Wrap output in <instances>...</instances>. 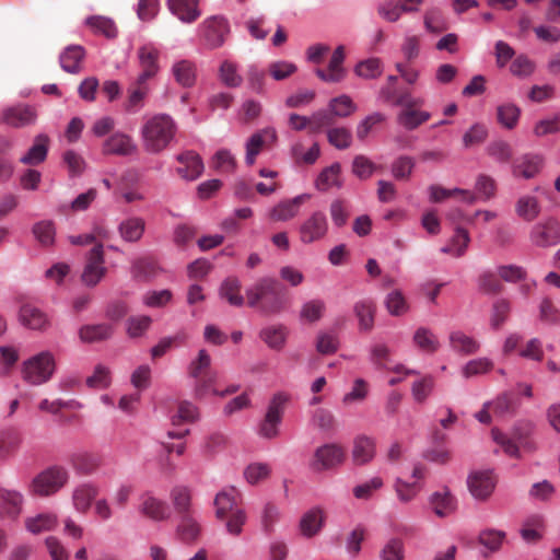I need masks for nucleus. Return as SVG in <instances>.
I'll use <instances>...</instances> for the list:
<instances>
[{
    "label": "nucleus",
    "instance_id": "f257e3e1",
    "mask_svg": "<svg viewBox=\"0 0 560 560\" xmlns=\"http://www.w3.org/2000/svg\"><path fill=\"white\" fill-rule=\"evenodd\" d=\"M249 307L269 315L280 313L287 303V291L275 278L262 277L246 290Z\"/></svg>",
    "mask_w": 560,
    "mask_h": 560
},
{
    "label": "nucleus",
    "instance_id": "f03ea898",
    "mask_svg": "<svg viewBox=\"0 0 560 560\" xmlns=\"http://www.w3.org/2000/svg\"><path fill=\"white\" fill-rule=\"evenodd\" d=\"M176 132L171 116L159 114L151 117L142 127L143 148L150 153H160L167 148Z\"/></svg>",
    "mask_w": 560,
    "mask_h": 560
},
{
    "label": "nucleus",
    "instance_id": "7ed1b4c3",
    "mask_svg": "<svg viewBox=\"0 0 560 560\" xmlns=\"http://www.w3.org/2000/svg\"><path fill=\"white\" fill-rule=\"evenodd\" d=\"M69 480V472L65 467L52 466L34 477L30 483V493L38 497H49L63 488Z\"/></svg>",
    "mask_w": 560,
    "mask_h": 560
},
{
    "label": "nucleus",
    "instance_id": "20e7f679",
    "mask_svg": "<svg viewBox=\"0 0 560 560\" xmlns=\"http://www.w3.org/2000/svg\"><path fill=\"white\" fill-rule=\"evenodd\" d=\"M55 360L50 352H40L23 364V377L33 385L46 383L54 374Z\"/></svg>",
    "mask_w": 560,
    "mask_h": 560
},
{
    "label": "nucleus",
    "instance_id": "39448f33",
    "mask_svg": "<svg viewBox=\"0 0 560 560\" xmlns=\"http://www.w3.org/2000/svg\"><path fill=\"white\" fill-rule=\"evenodd\" d=\"M289 397L283 393L272 396L266 415L259 424L258 433L265 439H275L279 434V425L285 410Z\"/></svg>",
    "mask_w": 560,
    "mask_h": 560
},
{
    "label": "nucleus",
    "instance_id": "423d86ee",
    "mask_svg": "<svg viewBox=\"0 0 560 560\" xmlns=\"http://www.w3.org/2000/svg\"><path fill=\"white\" fill-rule=\"evenodd\" d=\"M345 458L346 451L341 445L327 443L315 450L310 467L317 472L331 470L340 466Z\"/></svg>",
    "mask_w": 560,
    "mask_h": 560
},
{
    "label": "nucleus",
    "instance_id": "0eeeda50",
    "mask_svg": "<svg viewBox=\"0 0 560 560\" xmlns=\"http://www.w3.org/2000/svg\"><path fill=\"white\" fill-rule=\"evenodd\" d=\"M530 430L532 424L526 422L514 428L512 438H509L498 429H492L491 433L494 442L503 448L505 454L511 457H518L520 446L528 447L529 450L533 448L530 443L527 441Z\"/></svg>",
    "mask_w": 560,
    "mask_h": 560
},
{
    "label": "nucleus",
    "instance_id": "6e6552de",
    "mask_svg": "<svg viewBox=\"0 0 560 560\" xmlns=\"http://www.w3.org/2000/svg\"><path fill=\"white\" fill-rule=\"evenodd\" d=\"M530 243L539 248H548L560 243V222L555 217L534 224L529 232Z\"/></svg>",
    "mask_w": 560,
    "mask_h": 560
},
{
    "label": "nucleus",
    "instance_id": "1a4fd4ad",
    "mask_svg": "<svg viewBox=\"0 0 560 560\" xmlns=\"http://www.w3.org/2000/svg\"><path fill=\"white\" fill-rule=\"evenodd\" d=\"M327 217L322 211L312 212L299 226L301 243L310 245L323 241L328 234Z\"/></svg>",
    "mask_w": 560,
    "mask_h": 560
},
{
    "label": "nucleus",
    "instance_id": "9d476101",
    "mask_svg": "<svg viewBox=\"0 0 560 560\" xmlns=\"http://www.w3.org/2000/svg\"><path fill=\"white\" fill-rule=\"evenodd\" d=\"M104 250L101 243L95 244L86 255V262L81 279L88 287H95L106 275Z\"/></svg>",
    "mask_w": 560,
    "mask_h": 560
},
{
    "label": "nucleus",
    "instance_id": "9b49d317",
    "mask_svg": "<svg viewBox=\"0 0 560 560\" xmlns=\"http://www.w3.org/2000/svg\"><path fill=\"white\" fill-rule=\"evenodd\" d=\"M138 512L154 522L166 521L171 515L167 503L150 491L139 495Z\"/></svg>",
    "mask_w": 560,
    "mask_h": 560
},
{
    "label": "nucleus",
    "instance_id": "f8f14e48",
    "mask_svg": "<svg viewBox=\"0 0 560 560\" xmlns=\"http://www.w3.org/2000/svg\"><path fill=\"white\" fill-rule=\"evenodd\" d=\"M497 479L491 470H476L469 474L467 486L471 495L479 500L486 501L494 491Z\"/></svg>",
    "mask_w": 560,
    "mask_h": 560
},
{
    "label": "nucleus",
    "instance_id": "ddd939ff",
    "mask_svg": "<svg viewBox=\"0 0 560 560\" xmlns=\"http://www.w3.org/2000/svg\"><path fill=\"white\" fill-rule=\"evenodd\" d=\"M100 487L93 481L78 483L71 491V503L75 512L85 515L100 494Z\"/></svg>",
    "mask_w": 560,
    "mask_h": 560
},
{
    "label": "nucleus",
    "instance_id": "4468645a",
    "mask_svg": "<svg viewBox=\"0 0 560 560\" xmlns=\"http://www.w3.org/2000/svg\"><path fill=\"white\" fill-rule=\"evenodd\" d=\"M101 151L103 155L128 156L137 152V144L129 135L117 131L104 140Z\"/></svg>",
    "mask_w": 560,
    "mask_h": 560
},
{
    "label": "nucleus",
    "instance_id": "2eb2a0df",
    "mask_svg": "<svg viewBox=\"0 0 560 560\" xmlns=\"http://www.w3.org/2000/svg\"><path fill=\"white\" fill-rule=\"evenodd\" d=\"M346 58L345 47L338 46L328 62L327 69L317 68L315 74L326 83H339L346 78L343 61Z\"/></svg>",
    "mask_w": 560,
    "mask_h": 560
},
{
    "label": "nucleus",
    "instance_id": "dca6fc26",
    "mask_svg": "<svg viewBox=\"0 0 560 560\" xmlns=\"http://www.w3.org/2000/svg\"><path fill=\"white\" fill-rule=\"evenodd\" d=\"M202 30L206 45L210 48H218L225 40L229 24L223 18L212 16L203 22Z\"/></svg>",
    "mask_w": 560,
    "mask_h": 560
},
{
    "label": "nucleus",
    "instance_id": "f3484780",
    "mask_svg": "<svg viewBox=\"0 0 560 560\" xmlns=\"http://www.w3.org/2000/svg\"><path fill=\"white\" fill-rule=\"evenodd\" d=\"M240 503L241 494L234 487L223 489L214 498L215 517L223 521L233 512L242 510Z\"/></svg>",
    "mask_w": 560,
    "mask_h": 560
},
{
    "label": "nucleus",
    "instance_id": "a211bd4d",
    "mask_svg": "<svg viewBox=\"0 0 560 560\" xmlns=\"http://www.w3.org/2000/svg\"><path fill=\"white\" fill-rule=\"evenodd\" d=\"M544 163V156L540 154H524L513 163V175L525 179L533 178L540 173Z\"/></svg>",
    "mask_w": 560,
    "mask_h": 560
},
{
    "label": "nucleus",
    "instance_id": "6ab92c4d",
    "mask_svg": "<svg viewBox=\"0 0 560 560\" xmlns=\"http://www.w3.org/2000/svg\"><path fill=\"white\" fill-rule=\"evenodd\" d=\"M326 514L322 508H313L300 520V532L304 537L311 538L317 535L325 525Z\"/></svg>",
    "mask_w": 560,
    "mask_h": 560
},
{
    "label": "nucleus",
    "instance_id": "aec40b11",
    "mask_svg": "<svg viewBox=\"0 0 560 560\" xmlns=\"http://www.w3.org/2000/svg\"><path fill=\"white\" fill-rule=\"evenodd\" d=\"M277 140V132L272 128L262 129L254 133L246 143V158L245 161L248 165L255 163L256 156L260 153L267 142H275Z\"/></svg>",
    "mask_w": 560,
    "mask_h": 560
},
{
    "label": "nucleus",
    "instance_id": "412c9836",
    "mask_svg": "<svg viewBox=\"0 0 560 560\" xmlns=\"http://www.w3.org/2000/svg\"><path fill=\"white\" fill-rule=\"evenodd\" d=\"M138 57L142 68L139 81L145 82L148 79L154 77L159 71V50L153 45L148 44L139 48Z\"/></svg>",
    "mask_w": 560,
    "mask_h": 560
},
{
    "label": "nucleus",
    "instance_id": "4be33fe9",
    "mask_svg": "<svg viewBox=\"0 0 560 560\" xmlns=\"http://www.w3.org/2000/svg\"><path fill=\"white\" fill-rule=\"evenodd\" d=\"M177 161L182 164L177 172L185 179L194 180L203 172V163L194 151H186L179 154Z\"/></svg>",
    "mask_w": 560,
    "mask_h": 560
},
{
    "label": "nucleus",
    "instance_id": "5701e85b",
    "mask_svg": "<svg viewBox=\"0 0 560 560\" xmlns=\"http://www.w3.org/2000/svg\"><path fill=\"white\" fill-rule=\"evenodd\" d=\"M310 198L308 195L303 194L290 200H284L275 206L270 211V219L272 221H288L293 219L299 213V208Z\"/></svg>",
    "mask_w": 560,
    "mask_h": 560
},
{
    "label": "nucleus",
    "instance_id": "b1692460",
    "mask_svg": "<svg viewBox=\"0 0 560 560\" xmlns=\"http://www.w3.org/2000/svg\"><path fill=\"white\" fill-rule=\"evenodd\" d=\"M119 236L128 243L139 242L145 231V221L140 217H129L118 224Z\"/></svg>",
    "mask_w": 560,
    "mask_h": 560
},
{
    "label": "nucleus",
    "instance_id": "393cba45",
    "mask_svg": "<svg viewBox=\"0 0 560 560\" xmlns=\"http://www.w3.org/2000/svg\"><path fill=\"white\" fill-rule=\"evenodd\" d=\"M430 503L439 517H446L457 509V500L448 488L434 492L430 498Z\"/></svg>",
    "mask_w": 560,
    "mask_h": 560
},
{
    "label": "nucleus",
    "instance_id": "a878e982",
    "mask_svg": "<svg viewBox=\"0 0 560 560\" xmlns=\"http://www.w3.org/2000/svg\"><path fill=\"white\" fill-rule=\"evenodd\" d=\"M114 334V327L107 323L83 325L79 329V338L84 343L108 340Z\"/></svg>",
    "mask_w": 560,
    "mask_h": 560
},
{
    "label": "nucleus",
    "instance_id": "bb28decb",
    "mask_svg": "<svg viewBox=\"0 0 560 560\" xmlns=\"http://www.w3.org/2000/svg\"><path fill=\"white\" fill-rule=\"evenodd\" d=\"M159 270L160 268L155 258L142 256L132 261L130 273L135 280L149 281L158 275Z\"/></svg>",
    "mask_w": 560,
    "mask_h": 560
},
{
    "label": "nucleus",
    "instance_id": "cd10ccee",
    "mask_svg": "<svg viewBox=\"0 0 560 560\" xmlns=\"http://www.w3.org/2000/svg\"><path fill=\"white\" fill-rule=\"evenodd\" d=\"M451 349L462 355H472L479 351L480 343L475 338L460 330L452 331L448 336Z\"/></svg>",
    "mask_w": 560,
    "mask_h": 560
},
{
    "label": "nucleus",
    "instance_id": "c85d7f7f",
    "mask_svg": "<svg viewBox=\"0 0 560 560\" xmlns=\"http://www.w3.org/2000/svg\"><path fill=\"white\" fill-rule=\"evenodd\" d=\"M73 469L83 476L95 474L102 466V457L92 453H77L71 456Z\"/></svg>",
    "mask_w": 560,
    "mask_h": 560
},
{
    "label": "nucleus",
    "instance_id": "c756f323",
    "mask_svg": "<svg viewBox=\"0 0 560 560\" xmlns=\"http://www.w3.org/2000/svg\"><path fill=\"white\" fill-rule=\"evenodd\" d=\"M36 119V112L31 106H15L3 112V120L12 127H24Z\"/></svg>",
    "mask_w": 560,
    "mask_h": 560
},
{
    "label": "nucleus",
    "instance_id": "7c9ffc66",
    "mask_svg": "<svg viewBox=\"0 0 560 560\" xmlns=\"http://www.w3.org/2000/svg\"><path fill=\"white\" fill-rule=\"evenodd\" d=\"M23 495L18 491H0V515L2 517L15 518L22 511Z\"/></svg>",
    "mask_w": 560,
    "mask_h": 560
},
{
    "label": "nucleus",
    "instance_id": "2f4dec72",
    "mask_svg": "<svg viewBox=\"0 0 560 560\" xmlns=\"http://www.w3.org/2000/svg\"><path fill=\"white\" fill-rule=\"evenodd\" d=\"M171 12L182 22L192 23L200 16L198 0H168Z\"/></svg>",
    "mask_w": 560,
    "mask_h": 560
},
{
    "label": "nucleus",
    "instance_id": "473e14b6",
    "mask_svg": "<svg viewBox=\"0 0 560 560\" xmlns=\"http://www.w3.org/2000/svg\"><path fill=\"white\" fill-rule=\"evenodd\" d=\"M375 456V442L373 439L360 435L353 441L352 460L355 465H364Z\"/></svg>",
    "mask_w": 560,
    "mask_h": 560
},
{
    "label": "nucleus",
    "instance_id": "72a5a7b5",
    "mask_svg": "<svg viewBox=\"0 0 560 560\" xmlns=\"http://www.w3.org/2000/svg\"><path fill=\"white\" fill-rule=\"evenodd\" d=\"M49 138L46 135H38L34 139L33 145L20 162L26 165H38L45 161L48 152Z\"/></svg>",
    "mask_w": 560,
    "mask_h": 560
},
{
    "label": "nucleus",
    "instance_id": "f704fd0d",
    "mask_svg": "<svg viewBox=\"0 0 560 560\" xmlns=\"http://www.w3.org/2000/svg\"><path fill=\"white\" fill-rule=\"evenodd\" d=\"M242 284L238 278L228 277L220 287V296L228 301L232 306L241 307L244 305V296L241 294Z\"/></svg>",
    "mask_w": 560,
    "mask_h": 560
},
{
    "label": "nucleus",
    "instance_id": "c9c22d12",
    "mask_svg": "<svg viewBox=\"0 0 560 560\" xmlns=\"http://www.w3.org/2000/svg\"><path fill=\"white\" fill-rule=\"evenodd\" d=\"M173 506L180 516L192 514L191 490L186 486H176L171 490Z\"/></svg>",
    "mask_w": 560,
    "mask_h": 560
},
{
    "label": "nucleus",
    "instance_id": "e433bc0d",
    "mask_svg": "<svg viewBox=\"0 0 560 560\" xmlns=\"http://www.w3.org/2000/svg\"><path fill=\"white\" fill-rule=\"evenodd\" d=\"M20 320L31 329H44L48 326L46 314L31 304H24L21 307Z\"/></svg>",
    "mask_w": 560,
    "mask_h": 560
},
{
    "label": "nucleus",
    "instance_id": "4c0bfd02",
    "mask_svg": "<svg viewBox=\"0 0 560 560\" xmlns=\"http://www.w3.org/2000/svg\"><path fill=\"white\" fill-rule=\"evenodd\" d=\"M85 56L84 48L80 45L68 46L60 55V66L69 73H78L80 63Z\"/></svg>",
    "mask_w": 560,
    "mask_h": 560
},
{
    "label": "nucleus",
    "instance_id": "58836bf2",
    "mask_svg": "<svg viewBox=\"0 0 560 560\" xmlns=\"http://www.w3.org/2000/svg\"><path fill=\"white\" fill-rule=\"evenodd\" d=\"M21 435L15 429L0 431V462L13 456L20 447Z\"/></svg>",
    "mask_w": 560,
    "mask_h": 560
},
{
    "label": "nucleus",
    "instance_id": "ea45409f",
    "mask_svg": "<svg viewBox=\"0 0 560 560\" xmlns=\"http://www.w3.org/2000/svg\"><path fill=\"white\" fill-rule=\"evenodd\" d=\"M341 166L339 163H334L330 166L324 168L316 179V188L322 191H326L331 187L340 188L342 182L340 179Z\"/></svg>",
    "mask_w": 560,
    "mask_h": 560
},
{
    "label": "nucleus",
    "instance_id": "a19ab883",
    "mask_svg": "<svg viewBox=\"0 0 560 560\" xmlns=\"http://www.w3.org/2000/svg\"><path fill=\"white\" fill-rule=\"evenodd\" d=\"M431 118L429 112L419 109H401L397 122L407 130H415Z\"/></svg>",
    "mask_w": 560,
    "mask_h": 560
},
{
    "label": "nucleus",
    "instance_id": "79ce46f5",
    "mask_svg": "<svg viewBox=\"0 0 560 560\" xmlns=\"http://www.w3.org/2000/svg\"><path fill=\"white\" fill-rule=\"evenodd\" d=\"M57 525L58 516L54 513L38 514L25 521V526L32 534H40L43 532L52 530L57 527Z\"/></svg>",
    "mask_w": 560,
    "mask_h": 560
},
{
    "label": "nucleus",
    "instance_id": "37998d69",
    "mask_svg": "<svg viewBox=\"0 0 560 560\" xmlns=\"http://www.w3.org/2000/svg\"><path fill=\"white\" fill-rule=\"evenodd\" d=\"M354 313L359 320L360 329L370 331L374 326L375 305L372 301H359L354 305Z\"/></svg>",
    "mask_w": 560,
    "mask_h": 560
},
{
    "label": "nucleus",
    "instance_id": "c03bdc74",
    "mask_svg": "<svg viewBox=\"0 0 560 560\" xmlns=\"http://www.w3.org/2000/svg\"><path fill=\"white\" fill-rule=\"evenodd\" d=\"M515 212L521 219L532 222L540 213L539 201L533 196H523L515 205Z\"/></svg>",
    "mask_w": 560,
    "mask_h": 560
},
{
    "label": "nucleus",
    "instance_id": "a18cd8bd",
    "mask_svg": "<svg viewBox=\"0 0 560 560\" xmlns=\"http://www.w3.org/2000/svg\"><path fill=\"white\" fill-rule=\"evenodd\" d=\"M490 402L491 411L494 416L503 418L514 416L518 408L511 393H502Z\"/></svg>",
    "mask_w": 560,
    "mask_h": 560
},
{
    "label": "nucleus",
    "instance_id": "49530a36",
    "mask_svg": "<svg viewBox=\"0 0 560 560\" xmlns=\"http://www.w3.org/2000/svg\"><path fill=\"white\" fill-rule=\"evenodd\" d=\"M415 346L427 353H434L440 347L438 337L425 327H419L413 335Z\"/></svg>",
    "mask_w": 560,
    "mask_h": 560
},
{
    "label": "nucleus",
    "instance_id": "de8ad7c7",
    "mask_svg": "<svg viewBox=\"0 0 560 560\" xmlns=\"http://www.w3.org/2000/svg\"><path fill=\"white\" fill-rule=\"evenodd\" d=\"M424 28L429 33L440 34L448 28V23L439 8H430L423 15Z\"/></svg>",
    "mask_w": 560,
    "mask_h": 560
},
{
    "label": "nucleus",
    "instance_id": "09e8293b",
    "mask_svg": "<svg viewBox=\"0 0 560 560\" xmlns=\"http://www.w3.org/2000/svg\"><path fill=\"white\" fill-rule=\"evenodd\" d=\"M218 374L217 372L207 374L205 376L198 377L195 380L194 394L198 399H202L209 394L224 397L223 393L214 388V384L217 382Z\"/></svg>",
    "mask_w": 560,
    "mask_h": 560
},
{
    "label": "nucleus",
    "instance_id": "8fccbe9b",
    "mask_svg": "<svg viewBox=\"0 0 560 560\" xmlns=\"http://www.w3.org/2000/svg\"><path fill=\"white\" fill-rule=\"evenodd\" d=\"M521 109L512 103H504L497 108V119L506 129H513L518 122Z\"/></svg>",
    "mask_w": 560,
    "mask_h": 560
},
{
    "label": "nucleus",
    "instance_id": "3c124183",
    "mask_svg": "<svg viewBox=\"0 0 560 560\" xmlns=\"http://www.w3.org/2000/svg\"><path fill=\"white\" fill-rule=\"evenodd\" d=\"M200 534V525L191 515L180 516V522L177 526V535L184 542L195 541Z\"/></svg>",
    "mask_w": 560,
    "mask_h": 560
},
{
    "label": "nucleus",
    "instance_id": "603ef678",
    "mask_svg": "<svg viewBox=\"0 0 560 560\" xmlns=\"http://www.w3.org/2000/svg\"><path fill=\"white\" fill-rule=\"evenodd\" d=\"M469 242L470 238L467 230L457 228L450 244L444 246L441 250L445 254H451L455 257H460L464 255Z\"/></svg>",
    "mask_w": 560,
    "mask_h": 560
},
{
    "label": "nucleus",
    "instance_id": "864d4df0",
    "mask_svg": "<svg viewBox=\"0 0 560 560\" xmlns=\"http://www.w3.org/2000/svg\"><path fill=\"white\" fill-rule=\"evenodd\" d=\"M175 80L185 88L191 86L196 80L195 66L188 60H180L173 66Z\"/></svg>",
    "mask_w": 560,
    "mask_h": 560
},
{
    "label": "nucleus",
    "instance_id": "5fc2aeb1",
    "mask_svg": "<svg viewBox=\"0 0 560 560\" xmlns=\"http://www.w3.org/2000/svg\"><path fill=\"white\" fill-rule=\"evenodd\" d=\"M213 372L211 369V358L203 349L198 352L197 358L188 366V375L194 380Z\"/></svg>",
    "mask_w": 560,
    "mask_h": 560
},
{
    "label": "nucleus",
    "instance_id": "6e6d98bb",
    "mask_svg": "<svg viewBox=\"0 0 560 560\" xmlns=\"http://www.w3.org/2000/svg\"><path fill=\"white\" fill-rule=\"evenodd\" d=\"M393 488L397 494V498L402 503L412 501L421 490L419 482H407L401 478H396Z\"/></svg>",
    "mask_w": 560,
    "mask_h": 560
},
{
    "label": "nucleus",
    "instance_id": "4d7b16f0",
    "mask_svg": "<svg viewBox=\"0 0 560 560\" xmlns=\"http://www.w3.org/2000/svg\"><path fill=\"white\" fill-rule=\"evenodd\" d=\"M329 110L335 117L345 118L349 117L357 110V105L350 96L343 94L330 100Z\"/></svg>",
    "mask_w": 560,
    "mask_h": 560
},
{
    "label": "nucleus",
    "instance_id": "13d9d810",
    "mask_svg": "<svg viewBox=\"0 0 560 560\" xmlns=\"http://www.w3.org/2000/svg\"><path fill=\"white\" fill-rule=\"evenodd\" d=\"M416 162L411 156L400 155L392 164V174L397 180H408L412 174Z\"/></svg>",
    "mask_w": 560,
    "mask_h": 560
},
{
    "label": "nucleus",
    "instance_id": "bf43d9fd",
    "mask_svg": "<svg viewBox=\"0 0 560 560\" xmlns=\"http://www.w3.org/2000/svg\"><path fill=\"white\" fill-rule=\"evenodd\" d=\"M434 385L435 380L432 375H425L422 378L413 382L411 387L413 399L419 404L424 402L432 393Z\"/></svg>",
    "mask_w": 560,
    "mask_h": 560
},
{
    "label": "nucleus",
    "instance_id": "052dcab7",
    "mask_svg": "<svg viewBox=\"0 0 560 560\" xmlns=\"http://www.w3.org/2000/svg\"><path fill=\"white\" fill-rule=\"evenodd\" d=\"M493 369V362L487 358H478L468 361L462 369L465 378L482 375Z\"/></svg>",
    "mask_w": 560,
    "mask_h": 560
},
{
    "label": "nucleus",
    "instance_id": "680f3d73",
    "mask_svg": "<svg viewBox=\"0 0 560 560\" xmlns=\"http://www.w3.org/2000/svg\"><path fill=\"white\" fill-rule=\"evenodd\" d=\"M86 24L95 32L103 34L108 38H114L117 35L115 23L108 18L101 15L90 16L86 20Z\"/></svg>",
    "mask_w": 560,
    "mask_h": 560
},
{
    "label": "nucleus",
    "instance_id": "e2e57ef3",
    "mask_svg": "<svg viewBox=\"0 0 560 560\" xmlns=\"http://www.w3.org/2000/svg\"><path fill=\"white\" fill-rule=\"evenodd\" d=\"M260 336L270 348L279 350L284 345L287 331L283 326H272L265 328Z\"/></svg>",
    "mask_w": 560,
    "mask_h": 560
},
{
    "label": "nucleus",
    "instance_id": "0e129e2a",
    "mask_svg": "<svg viewBox=\"0 0 560 560\" xmlns=\"http://www.w3.org/2000/svg\"><path fill=\"white\" fill-rule=\"evenodd\" d=\"M271 472V468L266 463L249 464L244 470V477L250 485H257L267 479Z\"/></svg>",
    "mask_w": 560,
    "mask_h": 560
},
{
    "label": "nucleus",
    "instance_id": "69168bd1",
    "mask_svg": "<svg viewBox=\"0 0 560 560\" xmlns=\"http://www.w3.org/2000/svg\"><path fill=\"white\" fill-rule=\"evenodd\" d=\"M511 311L510 302L506 300H498L492 305L490 317V325L493 329L498 330L508 319Z\"/></svg>",
    "mask_w": 560,
    "mask_h": 560
},
{
    "label": "nucleus",
    "instance_id": "338daca9",
    "mask_svg": "<svg viewBox=\"0 0 560 560\" xmlns=\"http://www.w3.org/2000/svg\"><path fill=\"white\" fill-rule=\"evenodd\" d=\"M533 131L536 137L560 132V113L537 121Z\"/></svg>",
    "mask_w": 560,
    "mask_h": 560
},
{
    "label": "nucleus",
    "instance_id": "774afa93",
    "mask_svg": "<svg viewBox=\"0 0 560 560\" xmlns=\"http://www.w3.org/2000/svg\"><path fill=\"white\" fill-rule=\"evenodd\" d=\"M539 318L550 325L560 323V310L553 304L550 298H544L539 305Z\"/></svg>",
    "mask_w": 560,
    "mask_h": 560
}]
</instances>
